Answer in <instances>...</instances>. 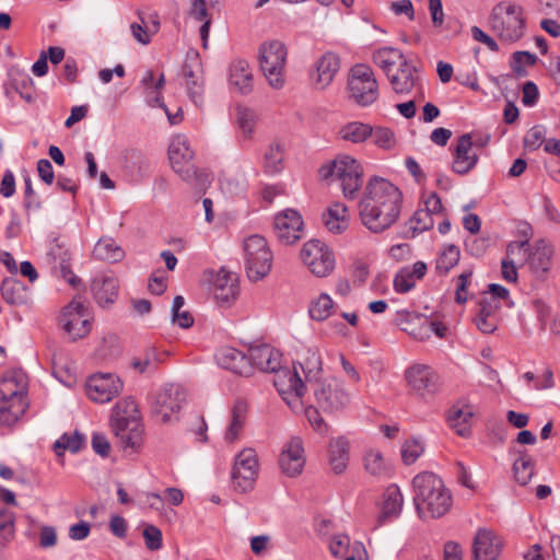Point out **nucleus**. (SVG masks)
<instances>
[{
  "label": "nucleus",
  "mask_w": 560,
  "mask_h": 560,
  "mask_svg": "<svg viewBox=\"0 0 560 560\" xmlns=\"http://www.w3.org/2000/svg\"><path fill=\"white\" fill-rule=\"evenodd\" d=\"M401 202L397 186L382 177L370 178L359 202L360 220L372 233H382L398 220Z\"/></svg>",
  "instance_id": "f257e3e1"
},
{
  "label": "nucleus",
  "mask_w": 560,
  "mask_h": 560,
  "mask_svg": "<svg viewBox=\"0 0 560 560\" xmlns=\"http://www.w3.org/2000/svg\"><path fill=\"white\" fill-rule=\"evenodd\" d=\"M323 374V361L317 347L301 346L295 352L293 368H284L273 376V385L282 400L295 413L303 410L305 383L312 386Z\"/></svg>",
  "instance_id": "f03ea898"
},
{
  "label": "nucleus",
  "mask_w": 560,
  "mask_h": 560,
  "mask_svg": "<svg viewBox=\"0 0 560 560\" xmlns=\"http://www.w3.org/2000/svg\"><path fill=\"white\" fill-rule=\"evenodd\" d=\"M313 402L303 405L305 417L312 428L319 434L328 432V424L320 416L325 413H338L347 409L351 404V393L343 381L336 377H327L315 382L311 386Z\"/></svg>",
  "instance_id": "7ed1b4c3"
},
{
  "label": "nucleus",
  "mask_w": 560,
  "mask_h": 560,
  "mask_svg": "<svg viewBox=\"0 0 560 560\" xmlns=\"http://www.w3.org/2000/svg\"><path fill=\"white\" fill-rule=\"evenodd\" d=\"M413 503L419 517H441L452 508V492L435 474L422 471L412 479Z\"/></svg>",
  "instance_id": "20e7f679"
},
{
  "label": "nucleus",
  "mask_w": 560,
  "mask_h": 560,
  "mask_svg": "<svg viewBox=\"0 0 560 560\" xmlns=\"http://www.w3.org/2000/svg\"><path fill=\"white\" fill-rule=\"evenodd\" d=\"M110 429L125 452H136L142 444L143 424L137 402L131 397L120 399L112 410Z\"/></svg>",
  "instance_id": "39448f33"
},
{
  "label": "nucleus",
  "mask_w": 560,
  "mask_h": 560,
  "mask_svg": "<svg viewBox=\"0 0 560 560\" xmlns=\"http://www.w3.org/2000/svg\"><path fill=\"white\" fill-rule=\"evenodd\" d=\"M28 388L27 374L15 369L0 377V423L14 424L26 411Z\"/></svg>",
  "instance_id": "423d86ee"
},
{
  "label": "nucleus",
  "mask_w": 560,
  "mask_h": 560,
  "mask_svg": "<svg viewBox=\"0 0 560 560\" xmlns=\"http://www.w3.org/2000/svg\"><path fill=\"white\" fill-rule=\"evenodd\" d=\"M525 25L524 8L514 1H500L490 11L489 27L502 43L511 44L521 39Z\"/></svg>",
  "instance_id": "0eeeda50"
},
{
  "label": "nucleus",
  "mask_w": 560,
  "mask_h": 560,
  "mask_svg": "<svg viewBox=\"0 0 560 560\" xmlns=\"http://www.w3.org/2000/svg\"><path fill=\"white\" fill-rule=\"evenodd\" d=\"M319 176L323 179L338 180L343 196L347 199H355L363 184V167L353 156L339 154L332 161L320 166Z\"/></svg>",
  "instance_id": "6e6552de"
},
{
  "label": "nucleus",
  "mask_w": 560,
  "mask_h": 560,
  "mask_svg": "<svg viewBox=\"0 0 560 560\" xmlns=\"http://www.w3.org/2000/svg\"><path fill=\"white\" fill-rule=\"evenodd\" d=\"M259 67L270 88L281 90L285 85L289 49L279 39H269L259 47Z\"/></svg>",
  "instance_id": "1a4fd4ad"
},
{
  "label": "nucleus",
  "mask_w": 560,
  "mask_h": 560,
  "mask_svg": "<svg viewBox=\"0 0 560 560\" xmlns=\"http://www.w3.org/2000/svg\"><path fill=\"white\" fill-rule=\"evenodd\" d=\"M243 260L246 275L250 281H259L269 275L273 255L262 235L253 234L243 241Z\"/></svg>",
  "instance_id": "9d476101"
},
{
  "label": "nucleus",
  "mask_w": 560,
  "mask_h": 560,
  "mask_svg": "<svg viewBox=\"0 0 560 560\" xmlns=\"http://www.w3.org/2000/svg\"><path fill=\"white\" fill-rule=\"evenodd\" d=\"M347 89L349 98L362 107L374 104L380 95L374 71L363 63L354 65L350 69Z\"/></svg>",
  "instance_id": "9b49d317"
},
{
  "label": "nucleus",
  "mask_w": 560,
  "mask_h": 560,
  "mask_svg": "<svg viewBox=\"0 0 560 560\" xmlns=\"http://www.w3.org/2000/svg\"><path fill=\"white\" fill-rule=\"evenodd\" d=\"M168 159L174 172L184 180L196 185H203L208 182V175L203 172L199 173L192 163L194 151L190 149L186 136L173 137L168 147Z\"/></svg>",
  "instance_id": "f8f14e48"
},
{
  "label": "nucleus",
  "mask_w": 560,
  "mask_h": 560,
  "mask_svg": "<svg viewBox=\"0 0 560 560\" xmlns=\"http://www.w3.org/2000/svg\"><path fill=\"white\" fill-rule=\"evenodd\" d=\"M300 257L307 270L317 278L330 276L336 266L332 249L319 240H310L301 248Z\"/></svg>",
  "instance_id": "ddd939ff"
},
{
  "label": "nucleus",
  "mask_w": 560,
  "mask_h": 560,
  "mask_svg": "<svg viewBox=\"0 0 560 560\" xmlns=\"http://www.w3.org/2000/svg\"><path fill=\"white\" fill-rule=\"evenodd\" d=\"M259 474V460L256 451L245 447L236 454L231 471V482L235 491L246 493L254 489Z\"/></svg>",
  "instance_id": "4468645a"
},
{
  "label": "nucleus",
  "mask_w": 560,
  "mask_h": 560,
  "mask_svg": "<svg viewBox=\"0 0 560 560\" xmlns=\"http://www.w3.org/2000/svg\"><path fill=\"white\" fill-rule=\"evenodd\" d=\"M58 324L73 341L86 337L92 328L88 308L81 298H73L60 311Z\"/></svg>",
  "instance_id": "2eb2a0df"
},
{
  "label": "nucleus",
  "mask_w": 560,
  "mask_h": 560,
  "mask_svg": "<svg viewBox=\"0 0 560 560\" xmlns=\"http://www.w3.org/2000/svg\"><path fill=\"white\" fill-rule=\"evenodd\" d=\"M186 402V390L179 384H166L153 397L151 410L153 417L167 423L177 418L183 405Z\"/></svg>",
  "instance_id": "dca6fc26"
},
{
  "label": "nucleus",
  "mask_w": 560,
  "mask_h": 560,
  "mask_svg": "<svg viewBox=\"0 0 560 560\" xmlns=\"http://www.w3.org/2000/svg\"><path fill=\"white\" fill-rule=\"evenodd\" d=\"M122 381L114 373H95L85 384L86 396L97 404L109 402L122 392Z\"/></svg>",
  "instance_id": "f3484780"
},
{
  "label": "nucleus",
  "mask_w": 560,
  "mask_h": 560,
  "mask_svg": "<svg viewBox=\"0 0 560 560\" xmlns=\"http://www.w3.org/2000/svg\"><path fill=\"white\" fill-rule=\"evenodd\" d=\"M405 377L408 386L422 397L432 396L440 389V377L429 365L415 364L407 369Z\"/></svg>",
  "instance_id": "a211bd4d"
},
{
  "label": "nucleus",
  "mask_w": 560,
  "mask_h": 560,
  "mask_svg": "<svg viewBox=\"0 0 560 560\" xmlns=\"http://www.w3.org/2000/svg\"><path fill=\"white\" fill-rule=\"evenodd\" d=\"M304 222L299 211L284 209L275 217L273 231L280 243L294 244L302 237Z\"/></svg>",
  "instance_id": "6ab92c4d"
},
{
  "label": "nucleus",
  "mask_w": 560,
  "mask_h": 560,
  "mask_svg": "<svg viewBox=\"0 0 560 560\" xmlns=\"http://www.w3.org/2000/svg\"><path fill=\"white\" fill-rule=\"evenodd\" d=\"M393 90L398 94H408L412 89L418 91V97L424 100L423 85L417 68L405 59L389 75Z\"/></svg>",
  "instance_id": "aec40b11"
},
{
  "label": "nucleus",
  "mask_w": 560,
  "mask_h": 560,
  "mask_svg": "<svg viewBox=\"0 0 560 560\" xmlns=\"http://www.w3.org/2000/svg\"><path fill=\"white\" fill-rule=\"evenodd\" d=\"M305 465V455L303 442L300 438H291L288 443L284 444L280 456L279 466L283 474L289 477L299 476Z\"/></svg>",
  "instance_id": "412c9836"
},
{
  "label": "nucleus",
  "mask_w": 560,
  "mask_h": 560,
  "mask_svg": "<svg viewBox=\"0 0 560 560\" xmlns=\"http://www.w3.org/2000/svg\"><path fill=\"white\" fill-rule=\"evenodd\" d=\"M503 547V541L494 532L478 529L472 542L474 560H498Z\"/></svg>",
  "instance_id": "4be33fe9"
},
{
  "label": "nucleus",
  "mask_w": 560,
  "mask_h": 560,
  "mask_svg": "<svg viewBox=\"0 0 560 560\" xmlns=\"http://www.w3.org/2000/svg\"><path fill=\"white\" fill-rule=\"evenodd\" d=\"M340 69L339 57L334 52H325L314 63L311 81L316 90H325L331 84Z\"/></svg>",
  "instance_id": "5701e85b"
},
{
  "label": "nucleus",
  "mask_w": 560,
  "mask_h": 560,
  "mask_svg": "<svg viewBox=\"0 0 560 560\" xmlns=\"http://www.w3.org/2000/svg\"><path fill=\"white\" fill-rule=\"evenodd\" d=\"M212 291L217 302L221 305H229L238 295V282L235 273L220 269L212 280Z\"/></svg>",
  "instance_id": "b1692460"
},
{
  "label": "nucleus",
  "mask_w": 560,
  "mask_h": 560,
  "mask_svg": "<svg viewBox=\"0 0 560 560\" xmlns=\"http://www.w3.org/2000/svg\"><path fill=\"white\" fill-rule=\"evenodd\" d=\"M351 443L346 435L331 438L328 443V463L336 475L346 471L350 462Z\"/></svg>",
  "instance_id": "393cba45"
},
{
  "label": "nucleus",
  "mask_w": 560,
  "mask_h": 560,
  "mask_svg": "<svg viewBox=\"0 0 560 560\" xmlns=\"http://www.w3.org/2000/svg\"><path fill=\"white\" fill-rule=\"evenodd\" d=\"M248 359L250 366L255 365L260 371L275 373V376L283 369L280 366L281 353L266 345L252 347L248 350Z\"/></svg>",
  "instance_id": "a878e982"
},
{
  "label": "nucleus",
  "mask_w": 560,
  "mask_h": 560,
  "mask_svg": "<svg viewBox=\"0 0 560 560\" xmlns=\"http://www.w3.org/2000/svg\"><path fill=\"white\" fill-rule=\"evenodd\" d=\"M500 301L493 298H482L479 303V310L474 322L482 334H492L498 328Z\"/></svg>",
  "instance_id": "bb28decb"
},
{
  "label": "nucleus",
  "mask_w": 560,
  "mask_h": 560,
  "mask_svg": "<svg viewBox=\"0 0 560 560\" xmlns=\"http://www.w3.org/2000/svg\"><path fill=\"white\" fill-rule=\"evenodd\" d=\"M215 360L222 368L240 375H249L252 366L248 354H244L233 347H222L215 353Z\"/></svg>",
  "instance_id": "cd10ccee"
},
{
  "label": "nucleus",
  "mask_w": 560,
  "mask_h": 560,
  "mask_svg": "<svg viewBox=\"0 0 560 560\" xmlns=\"http://www.w3.org/2000/svg\"><path fill=\"white\" fill-rule=\"evenodd\" d=\"M362 465L364 471L376 479L389 477L393 471L390 460L381 450L375 447L366 448L363 452Z\"/></svg>",
  "instance_id": "c85d7f7f"
},
{
  "label": "nucleus",
  "mask_w": 560,
  "mask_h": 560,
  "mask_svg": "<svg viewBox=\"0 0 560 560\" xmlns=\"http://www.w3.org/2000/svg\"><path fill=\"white\" fill-rule=\"evenodd\" d=\"M478 162V154L469 145L468 138H457L454 149V159L452 162V170L454 173L465 175L469 173Z\"/></svg>",
  "instance_id": "c756f323"
},
{
  "label": "nucleus",
  "mask_w": 560,
  "mask_h": 560,
  "mask_svg": "<svg viewBox=\"0 0 560 560\" xmlns=\"http://www.w3.org/2000/svg\"><path fill=\"white\" fill-rule=\"evenodd\" d=\"M552 255V247L540 240L530 248L526 264L536 277L542 278L550 270Z\"/></svg>",
  "instance_id": "7c9ffc66"
},
{
  "label": "nucleus",
  "mask_w": 560,
  "mask_h": 560,
  "mask_svg": "<svg viewBox=\"0 0 560 560\" xmlns=\"http://www.w3.org/2000/svg\"><path fill=\"white\" fill-rule=\"evenodd\" d=\"M248 405L245 400H236L230 411V422L224 432V441L234 444L240 440L247 422Z\"/></svg>",
  "instance_id": "2f4dec72"
},
{
  "label": "nucleus",
  "mask_w": 560,
  "mask_h": 560,
  "mask_svg": "<svg viewBox=\"0 0 560 560\" xmlns=\"http://www.w3.org/2000/svg\"><path fill=\"white\" fill-rule=\"evenodd\" d=\"M475 409L471 405L458 401L448 410L447 420L450 425L460 436H467L470 433Z\"/></svg>",
  "instance_id": "473e14b6"
},
{
  "label": "nucleus",
  "mask_w": 560,
  "mask_h": 560,
  "mask_svg": "<svg viewBox=\"0 0 560 560\" xmlns=\"http://www.w3.org/2000/svg\"><path fill=\"white\" fill-rule=\"evenodd\" d=\"M118 288L117 279L110 276L95 278L91 285L94 299L102 307H107L116 301Z\"/></svg>",
  "instance_id": "72a5a7b5"
},
{
  "label": "nucleus",
  "mask_w": 560,
  "mask_h": 560,
  "mask_svg": "<svg viewBox=\"0 0 560 560\" xmlns=\"http://www.w3.org/2000/svg\"><path fill=\"white\" fill-rule=\"evenodd\" d=\"M397 315V325L409 336L419 341L429 339V326L425 317L406 311L398 312Z\"/></svg>",
  "instance_id": "f704fd0d"
},
{
  "label": "nucleus",
  "mask_w": 560,
  "mask_h": 560,
  "mask_svg": "<svg viewBox=\"0 0 560 560\" xmlns=\"http://www.w3.org/2000/svg\"><path fill=\"white\" fill-rule=\"evenodd\" d=\"M230 85L242 94L253 89V72L246 60H235L230 66Z\"/></svg>",
  "instance_id": "c9c22d12"
},
{
  "label": "nucleus",
  "mask_w": 560,
  "mask_h": 560,
  "mask_svg": "<svg viewBox=\"0 0 560 560\" xmlns=\"http://www.w3.org/2000/svg\"><path fill=\"white\" fill-rule=\"evenodd\" d=\"M382 518H392L400 514L404 505V495L397 485H389L383 492L380 500Z\"/></svg>",
  "instance_id": "e433bc0d"
},
{
  "label": "nucleus",
  "mask_w": 560,
  "mask_h": 560,
  "mask_svg": "<svg viewBox=\"0 0 560 560\" xmlns=\"http://www.w3.org/2000/svg\"><path fill=\"white\" fill-rule=\"evenodd\" d=\"M323 222L330 233H343L349 226L348 208L341 202L332 203L323 214Z\"/></svg>",
  "instance_id": "4c0bfd02"
},
{
  "label": "nucleus",
  "mask_w": 560,
  "mask_h": 560,
  "mask_svg": "<svg viewBox=\"0 0 560 560\" xmlns=\"http://www.w3.org/2000/svg\"><path fill=\"white\" fill-rule=\"evenodd\" d=\"M405 59L404 54L393 47H383L373 54V62L385 72L386 77Z\"/></svg>",
  "instance_id": "58836bf2"
},
{
  "label": "nucleus",
  "mask_w": 560,
  "mask_h": 560,
  "mask_svg": "<svg viewBox=\"0 0 560 560\" xmlns=\"http://www.w3.org/2000/svg\"><path fill=\"white\" fill-rule=\"evenodd\" d=\"M371 136L372 127L361 121L347 122L338 130L339 139L354 144L364 142Z\"/></svg>",
  "instance_id": "ea45409f"
},
{
  "label": "nucleus",
  "mask_w": 560,
  "mask_h": 560,
  "mask_svg": "<svg viewBox=\"0 0 560 560\" xmlns=\"http://www.w3.org/2000/svg\"><path fill=\"white\" fill-rule=\"evenodd\" d=\"M93 255L101 260L117 262L125 257V252L114 238L102 237L94 246Z\"/></svg>",
  "instance_id": "a19ab883"
},
{
  "label": "nucleus",
  "mask_w": 560,
  "mask_h": 560,
  "mask_svg": "<svg viewBox=\"0 0 560 560\" xmlns=\"http://www.w3.org/2000/svg\"><path fill=\"white\" fill-rule=\"evenodd\" d=\"M2 298L12 305H22L27 302V288L15 278H7L1 287Z\"/></svg>",
  "instance_id": "79ce46f5"
},
{
  "label": "nucleus",
  "mask_w": 560,
  "mask_h": 560,
  "mask_svg": "<svg viewBox=\"0 0 560 560\" xmlns=\"http://www.w3.org/2000/svg\"><path fill=\"white\" fill-rule=\"evenodd\" d=\"M11 84L13 89L24 98L27 103L35 100V85L33 79L23 70L13 69L10 73Z\"/></svg>",
  "instance_id": "37998d69"
},
{
  "label": "nucleus",
  "mask_w": 560,
  "mask_h": 560,
  "mask_svg": "<svg viewBox=\"0 0 560 560\" xmlns=\"http://www.w3.org/2000/svg\"><path fill=\"white\" fill-rule=\"evenodd\" d=\"M283 145L277 141L271 142L264 153V167L269 174L278 173L283 167Z\"/></svg>",
  "instance_id": "c03bdc74"
},
{
  "label": "nucleus",
  "mask_w": 560,
  "mask_h": 560,
  "mask_svg": "<svg viewBox=\"0 0 560 560\" xmlns=\"http://www.w3.org/2000/svg\"><path fill=\"white\" fill-rule=\"evenodd\" d=\"M332 310L334 301L331 296L327 293H320L317 298L312 300L308 313L312 319L322 322L331 315Z\"/></svg>",
  "instance_id": "a18cd8bd"
},
{
  "label": "nucleus",
  "mask_w": 560,
  "mask_h": 560,
  "mask_svg": "<svg viewBox=\"0 0 560 560\" xmlns=\"http://www.w3.org/2000/svg\"><path fill=\"white\" fill-rule=\"evenodd\" d=\"M460 258V250L457 246L451 244L444 247L435 261V269L440 275H446L454 268Z\"/></svg>",
  "instance_id": "49530a36"
},
{
  "label": "nucleus",
  "mask_w": 560,
  "mask_h": 560,
  "mask_svg": "<svg viewBox=\"0 0 560 560\" xmlns=\"http://www.w3.org/2000/svg\"><path fill=\"white\" fill-rule=\"evenodd\" d=\"M83 435L79 432L65 433L54 444L57 456H62L66 451L78 452L83 445Z\"/></svg>",
  "instance_id": "de8ad7c7"
},
{
  "label": "nucleus",
  "mask_w": 560,
  "mask_h": 560,
  "mask_svg": "<svg viewBox=\"0 0 560 560\" xmlns=\"http://www.w3.org/2000/svg\"><path fill=\"white\" fill-rule=\"evenodd\" d=\"M515 480L522 485H527L534 475V462L527 454H522L513 465Z\"/></svg>",
  "instance_id": "09e8293b"
},
{
  "label": "nucleus",
  "mask_w": 560,
  "mask_h": 560,
  "mask_svg": "<svg viewBox=\"0 0 560 560\" xmlns=\"http://www.w3.org/2000/svg\"><path fill=\"white\" fill-rule=\"evenodd\" d=\"M528 241H514L508 245L506 256L504 259L523 266L527 262L529 254Z\"/></svg>",
  "instance_id": "8fccbe9b"
},
{
  "label": "nucleus",
  "mask_w": 560,
  "mask_h": 560,
  "mask_svg": "<svg viewBox=\"0 0 560 560\" xmlns=\"http://www.w3.org/2000/svg\"><path fill=\"white\" fill-rule=\"evenodd\" d=\"M160 363V357L154 349H147L131 361V366L140 373L153 371Z\"/></svg>",
  "instance_id": "3c124183"
},
{
  "label": "nucleus",
  "mask_w": 560,
  "mask_h": 560,
  "mask_svg": "<svg viewBox=\"0 0 560 560\" xmlns=\"http://www.w3.org/2000/svg\"><path fill=\"white\" fill-rule=\"evenodd\" d=\"M185 301L183 296H175L172 305V320L180 328H189L194 324V318L188 311L182 310Z\"/></svg>",
  "instance_id": "603ef678"
},
{
  "label": "nucleus",
  "mask_w": 560,
  "mask_h": 560,
  "mask_svg": "<svg viewBox=\"0 0 560 560\" xmlns=\"http://www.w3.org/2000/svg\"><path fill=\"white\" fill-rule=\"evenodd\" d=\"M424 447L417 439H408L401 445V459L406 465H412L422 455Z\"/></svg>",
  "instance_id": "864d4df0"
},
{
  "label": "nucleus",
  "mask_w": 560,
  "mask_h": 560,
  "mask_svg": "<svg viewBox=\"0 0 560 560\" xmlns=\"http://www.w3.org/2000/svg\"><path fill=\"white\" fill-rule=\"evenodd\" d=\"M14 537V515L7 511L0 512V548L7 546Z\"/></svg>",
  "instance_id": "5fc2aeb1"
},
{
  "label": "nucleus",
  "mask_w": 560,
  "mask_h": 560,
  "mask_svg": "<svg viewBox=\"0 0 560 560\" xmlns=\"http://www.w3.org/2000/svg\"><path fill=\"white\" fill-rule=\"evenodd\" d=\"M433 224V217L423 209H418L409 220V228L413 233L428 231Z\"/></svg>",
  "instance_id": "6e6d98bb"
},
{
  "label": "nucleus",
  "mask_w": 560,
  "mask_h": 560,
  "mask_svg": "<svg viewBox=\"0 0 560 560\" xmlns=\"http://www.w3.org/2000/svg\"><path fill=\"white\" fill-rule=\"evenodd\" d=\"M374 143L383 150H392L396 145V138L394 132L388 128H372V136Z\"/></svg>",
  "instance_id": "4d7b16f0"
},
{
  "label": "nucleus",
  "mask_w": 560,
  "mask_h": 560,
  "mask_svg": "<svg viewBox=\"0 0 560 560\" xmlns=\"http://www.w3.org/2000/svg\"><path fill=\"white\" fill-rule=\"evenodd\" d=\"M255 115L247 108H240L237 112V125L245 139H249L255 127Z\"/></svg>",
  "instance_id": "13d9d810"
},
{
  "label": "nucleus",
  "mask_w": 560,
  "mask_h": 560,
  "mask_svg": "<svg viewBox=\"0 0 560 560\" xmlns=\"http://www.w3.org/2000/svg\"><path fill=\"white\" fill-rule=\"evenodd\" d=\"M474 271L472 269H467L463 271L457 277V285H456V292H455V301L458 304L466 303L468 299L467 294V288L471 284Z\"/></svg>",
  "instance_id": "bf43d9fd"
},
{
  "label": "nucleus",
  "mask_w": 560,
  "mask_h": 560,
  "mask_svg": "<svg viewBox=\"0 0 560 560\" xmlns=\"http://www.w3.org/2000/svg\"><path fill=\"white\" fill-rule=\"evenodd\" d=\"M415 278L409 267L402 268L394 279V288L399 293H406L415 287Z\"/></svg>",
  "instance_id": "052dcab7"
},
{
  "label": "nucleus",
  "mask_w": 560,
  "mask_h": 560,
  "mask_svg": "<svg viewBox=\"0 0 560 560\" xmlns=\"http://www.w3.org/2000/svg\"><path fill=\"white\" fill-rule=\"evenodd\" d=\"M145 547L151 551L162 548V532L154 525H147L143 529Z\"/></svg>",
  "instance_id": "680f3d73"
},
{
  "label": "nucleus",
  "mask_w": 560,
  "mask_h": 560,
  "mask_svg": "<svg viewBox=\"0 0 560 560\" xmlns=\"http://www.w3.org/2000/svg\"><path fill=\"white\" fill-rule=\"evenodd\" d=\"M535 62H536V57L533 54H529L527 51H517L513 55L511 68L518 75H524L526 73L524 66H532Z\"/></svg>",
  "instance_id": "e2e57ef3"
},
{
  "label": "nucleus",
  "mask_w": 560,
  "mask_h": 560,
  "mask_svg": "<svg viewBox=\"0 0 560 560\" xmlns=\"http://www.w3.org/2000/svg\"><path fill=\"white\" fill-rule=\"evenodd\" d=\"M545 130L541 126H534L530 128L525 138L524 145L527 149H538L542 143L545 144Z\"/></svg>",
  "instance_id": "0e129e2a"
},
{
  "label": "nucleus",
  "mask_w": 560,
  "mask_h": 560,
  "mask_svg": "<svg viewBox=\"0 0 560 560\" xmlns=\"http://www.w3.org/2000/svg\"><path fill=\"white\" fill-rule=\"evenodd\" d=\"M350 548V538L345 534L335 535L329 542V550L334 557L346 556Z\"/></svg>",
  "instance_id": "69168bd1"
},
{
  "label": "nucleus",
  "mask_w": 560,
  "mask_h": 560,
  "mask_svg": "<svg viewBox=\"0 0 560 560\" xmlns=\"http://www.w3.org/2000/svg\"><path fill=\"white\" fill-rule=\"evenodd\" d=\"M141 23H132L130 25V31L133 38L142 44L148 45L151 42V27L144 22L143 18L140 15Z\"/></svg>",
  "instance_id": "338daca9"
},
{
  "label": "nucleus",
  "mask_w": 560,
  "mask_h": 560,
  "mask_svg": "<svg viewBox=\"0 0 560 560\" xmlns=\"http://www.w3.org/2000/svg\"><path fill=\"white\" fill-rule=\"evenodd\" d=\"M423 205L424 208L422 209L432 217L441 214L443 212V205L441 198L434 191L423 195Z\"/></svg>",
  "instance_id": "774afa93"
}]
</instances>
